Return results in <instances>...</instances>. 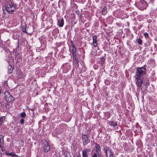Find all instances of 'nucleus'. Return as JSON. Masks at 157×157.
Wrapping results in <instances>:
<instances>
[{"label": "nucleus", "mask_w": 157, "mask_h": 157, "mask_svg": "<svg viewBox=\"0 0 157 157\" xmlns=\"http://www.w3.org/2000/svg\"><path fill=\"white\" fill-rule=\"evenodd\" d=\"M4 9L8 13L12 14L13 12L16 10V8L15 6L13 4L12 0H9L5 4V5L3 8V15L4 18H6L9 17V13H6Z\"/></svg>", "instance_id": "nucleus-1"}, {"label": "nucleus", "mask_w": 157, "mask_h": 157, "mask_svg": "<svg viewBox=\"0 0 157 157\" xmlns=\"http://www.w3.org/2000/svg\"><path fill=\"white\" fill-rule=\"evenodd\" d=\"M145 69H144L143 67L137 68L135 77L143 78V76L145 74Z\"/></svg>", "instance_id": "nucleus-2"}, {"label": "nucleus", "mask_w": 157, "mask_h": 157, "mask_svg": "<svg viewBox=\"0 0 157 157\" xmlns=\"http://www.w3.org/2000/svg\"><path fill=\"white\" fill-rule=\"evenodd\" d=\"M5 100L8 102L13 101V97L7 91L5 92L4 94Z\"/></svg>", "instance_id": "nucleus-3"}, {"label": "nucleus", "mask_w": 157, "mask_h": 157, "mask_svg": "<svg viewBox=\"0 0 157 157\" xmlns=\"http://www.w3.org/2000/svg\"><path fill=\"white\" fill-rule=\"evenodd\" d=\"M104 149L106 157H114L111 150L109 148L105 147H104Z\"/></svg>", "instance_id": "nucleus-4"}, {"label": "nucleus", "mask_w": 157, "mask_h": 157, "mask_svg": "<svg viewBox=\"0 0 157 157\" xmlns=\"http://www.w3.org/2000/svg\"><path fill=\"white\" fill-rule=\"evenodd\" d=\"M136 83L137 86L138 87L142 86L143 83V78L140 77H135Z\"/></svg>", "instance_id": "nucleus-5"}, {"label": "nucleus", "mask_w": 157, "mask_h": 157, "mask_svg": "<svg viewBox=\"0 0 157 157\" xmlns=\"http://www.w3.org/2000/svg\"><path fill=\"white\" fill-rule=\"evenodd\" d=\"M83 143L84 145H86L90 142L87 136L86 135H83L82 136Z\"/></svg>", "instance_id": "nucleus-6"}, {"label": "nucleus", "mask_w": 157, "mask_h": 157, "mask_svg": "<svg viewBox=\"0 0 157 157\" xmlns=\"http://www.w3.org/2000/svg\"><path fill=\"white\" fill-rule=\"evenodd\" d=\"M90 151V149H84L82 151V155L83 157H88L89 152Z\"/></svg>", "instance_id": "nucleus-7"}, {"label": "nucleus", "mask_w": 157, "mask_h": 157, "mask_svg": "<svg viewBox=\"0 0 157 157\" xmlns=\"http://www.w3.org/2000/svg\"><path fill=\"white\" fill-rule=\"evenodd\" d=\"M44 145L43 147V149L44 152H47L50 150V146L48 143L45 141L44 143Z\"/></svg>", "instance_id": "nucleus-8"}, {"label": "nucleus", "mask_w": 157, "mask_h": 157, "mask_svg": "<svg viewBox=\"0 0 157 157\" xmlns=\"http://www.w3.org/2000/svg\"><path fill=\"white\" fill-rule=\"evenodd\" d=\"M64 25V21L63 18H60L57 20V25L59 27H62Z\"/></svg>", "instance_id": "nucleus-9"}, {"label": "nucleus", "mask_w": 157, "mask_h": 157, "mask_svg": "<svg viewBox=\"0 0 157 157\" xmlns=\"http://www.w3.org/2000/svg\"><path fill=\"white\" fill-rule=\"evenodd\" d=\"M95 148H96V151L98 155L101 154V147L100 146L96 144L95 146Z\"/></svg>", "instance_id": "nucleus-10"}, {"label": "nucleus", "mask_w": 157, "mask_h": 157, "mask_svg": "<svg viewBox=\"0 0 157 157\" xmlns=\"http://www.w3.org/2000/svg\"><path fill=\"white\" fill-rule=\"evenodd\" d=\"M97 38L95 35L93 37V43L94 47H96L97 45Z\"/></svg>", "instance_id": "nucleus-11"}, {"label": "nucleus", "mask_w": 157, "mask_h": 157, "mask_svg": "<svg viewBox=\"0 0 157 157\" xmlns=\"http://www.w3.org/2000/svg\"><path fill=\"white\" fill-rule=\"evenodd\" d=\"M109 124L110 125L113 127L116 126L117 125V123L114 121H111L110 122Z\"/></svg>", "instance_id": "nucleus-12"}, {"label": "nucleus", "mask_w": 157, "mask_h": 157, "mask_svg": "<svg viewBox=\"0 0 157 157\" xmlns=\"http://www.w3.org/2000/svg\"><path fill=\"white\" fill-rule=\"evenodd\" d=\"M3 139L2 136H0V147L3 144Z\"/></svg>", "instance_id": "nucleus-13"}, {"label": "nucleus", "mask_w": 157, "mask_h": 157, "mask_svg": "<svg viewBox=\"0 0 157 157\" xmlns=\"http://www.w3.org/2000/svg\"><path fill=\"white\" fill-rule=\"evenodd\" d=\"M102 14L103 15H105L107 13V10L105 8H103L101 11Z\"/></svg>", "instance_id": "nucleus-14"}, {"label": "nucleus", "mask_w": 157, "mask_h": 157, "mask_svg": "<svg viewBox=\"0 0 157 157\" xmlns=\"http://www.w3.org/2000/svg\"><path fill=\"white\" fill-rule=\"evenodd\" d=\"M136 41L140 45H141L142 44V41L140 39L138 38L137 39Z\"/></svg>", "instance_id": "nucleus-15"}, {"label": "nucleus", "mask_w": 157, "mask_h": 157, "mask_svg": "<svg viewBox=\"0 0 157 157\" xmlns=\"http://www.w3.org/2000/svg\"><path fill=\"white\" fill-rule=\"evenodd\" d=\"M20 115L22 118H25L26 115V113L25 112H23L20 114Z\"/></svg>", "instance_id": "nucleus-16"}, {"label": "nucleus", "mask_w": 157, "mask_h": 157, "mask_svg": "<svg viewBox=\"0 0 157 157\" xmlns=\"http://www.w3.org/2000/svg\"><path fill=\"white\" fill-rule=\"evenodd\" d=\"M8 69H10V71H9V72L10 73H11L12 71V67L11 66H9L8 67Z\"/></svg>", "instance_id": "nucleus-17"}, {"label": "nucleus", "mask_w": 157, "mask_h": 157, "mask_svg": "<svg viewBox=\"0 0 157 157\" xmlns=\"http://www.w3.org/2000/svg\"><path fill=\"white\" fill-rule=\"evenodd\" d=\"M144 35L146 38H147L148 37V34L147 32L144 33Z\"/></svg>", "instance_id": "nucleus-18"}, {"label": "nucleus", "mask_w": 157, "mask_h": 157, "mask_svg": "<svg viewBox=\"0 0 157 157\" xmlns=\"http://www.w3.org/2000/svg\"><path fill=\"white\" fill-rule=\"evenodd\" d=\"M67 66H66L65 65L63 66V68H65V67H66ZM67 70H66V72L67 71L70 69V67L69 66V65H67Z\"/></svg>", "instance_id": "nucleus-19"}, {"label": "nucleus", "mask_w": 157, "mask_h": 157, "mask_svg": "<svg viewBox=\"0 0 157 157\" xmlns=\"http://www.w3.org/2000/svg\"><path fill=\"white\" fill-rule=\"evenodd\" d=\"M13 153H9L8 152H6V154L7 155H11V156L12 155Z\"/></svg>", "instance_id": "nucleus-20"}, {"label": "nucleus", "mask_w": 157, "mask_h": 157, "mask_svg": "<svg viewBox=\"0 0 157 157\" xmlns=\"http://www.w3.org/2000/svg\"><path fill=\"white\" fill-rule=\"evenodd\" d=\"M11 156H12L13 157H17V155L13 153L12 154Z\"/></svg>", "instance_id": "nucleus-21"}, {"label": "nucleus", "mask_w": 157, "mask_h": 157, "mask_svg": "<svg viewBox=\"0 0 157 157\" xmlns=\"http://www.w3.org/2000/svg\"><path fill=\"white\" fill-rule=\"evenodd\" d=\"M24 120L23 119H21L20 120V122L22 124H23L24 123Z\"/></svg>", "instance_id": "nucleus-22"}, {"label": "nucleus", "mask_w": 157, "mask_h": 157, "mask_svg": "<svg viewBox=\"0 0 157 157\" xmlns=\"http://www.w3.org/2000/svg\"><path fill=\"white\" fill-rule=\"evenodd\" d=\"M97 153H94L92 157H97Z\"/></svg>", "instance_id": "nucleus-23"}, {"label": "nucleus", "mask_w": 157, "mask_h": 157, "mask_svg": "<svg viewBox=\"0 0 157 157\" xmlns=\"http://www.w3.org/2000/svg\"><path fill=\"white\" fill-rule=\"evenodd\" d=\"M105 83L107 84V85H108L109 83V82L108 80H106L105 81Z\"/></svg>", "instance_id": "nucleus-24"}, {"label": "nucleus", "mask_w": 157, "mask_h": 157, "mask_svg": "<svg viewBox=\"0 0 157 157\" xmlns=\"http://www.w3.org/2000/svg\"><path fill=\"white\" fill-rule=\"evenodd\" d=\"M100 155H98V157H101V156Z\"/></svg>", "instance_id": "nucleus-25"}]
</instances>
